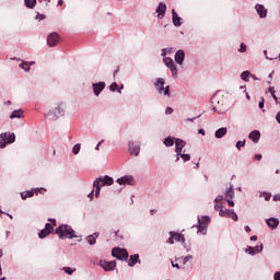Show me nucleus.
<instances>
[{"label": "nucleus", "instance_id": "obj_19", "mask_svg": "<svg viewBox=\"0 0 280 280\" xmlns=\"http://www.w3.org/2000/svg\"><path fill=\"white\" fill-rule=\"evenodd\" d=\"M172 21L175 27H180V25H183V18H180L174 9L172 10Z\"/></svg>", "mask_w": 280, "mask_h": 280}, {"label": "nucleus", "instance_id": "obj_14", "mask_svg": "<svg viewBox=\"0 0 280 280\" xmlns=\"http://www.w3.org/2000/svg\"><path fill=\"white\" fill-rule=\"evenodd\" d=\"M60 43V35L58 33L54 32L50 33L47 37V45L48 47H56Z\"/></svg>", "mask_w": 280, "mask_h": 280}, {"label": "nucleus", "instance_id": "obj_63", "mask_svg": "<svg viewBox=\"0 0 280 280\" xmlns=\"http://www.w3.org/2000/svg\"><path fill=\"white\" fill-rule=\"evenodd\" d=\"M198 135H202V137H205L206 132H205V129H198Z\"/></svg>", "mask_w": 280, "mask_h": 280}, {"label": "nucleus", "instance_id": "obj_62", "mask_svg": "<svg viewBox=\"0 0 280 280\" xmlns=\"http://www.w3.org/2000/svg\"><path fill=\"white\" fill-rule=\"evenodd\" d=\"M254 159H255V161H261L262 156H261V154H256L254 156Z\"/></svg>", "mask_w": 280, "mask_h": 280}, {"label": "nucleus", "instance_id": "obj_45", "mask_svg": "<svg viewBox=\"0 0 280 280\" xmlns=\"http://www.w3.org/2000/svg\"><path fill=\"white\" fill-rule=\"evenodd\" d=\"M253 249L255 250L256 255H257V253H262L264 252V243H260L259 245L254 246Z\"/></svg>", "mask_w": 280, "mask_h": 280}, {"label": "nucleus", "instance_id": "obj_31", "mask_svg": "<svg viewBox=\"0 0 280 280\" xmlns=\"http://www.w3.org/2000/svg\"><path fill=\"white\" fill-rule=\"evenodd\" d=\"M191 259H194V256L187 255L186 257L176 258L175 261H178V264L185 266V264H187V261H191Z\"/></svg>", "mask_w": 280, "mask_h": 280}, {"label": "nucleus", "instance_id": "obj_11", "mask_svg": "<svg viewBox=\"0 0 280 280\" xmlns=\"http://www.w3.org/2000/svg\"><path fill=\"white\" fill-rule=\"evenodd\" d=\"M94 183H98L101 187H110V185L115 184V179L108 175H104L96 178Z\"/></svg>", "mask_w": 280, "mask_h": 280}, {"label": "nucleus", "instance_id": "obj_3", "mask_svg": "<svg viewBox=\"0 0 280 280\" xmlns=\"http://www.w3.org/2000/svg\"><path fill=\"white\" fill-rule=\"evenodd\" d=\"M66 112H67V104L58 103L55 109L48 110L45 117L46 119H49V121H58L60 117H65Z\"/></svg>", "mask_w": 280, "mask_h": 280}, {"label": "nucleus", "instance_id": "obj_37", "mask_svg": "<svg viewBox=\"0 0 280 280\" xmlns=\"http://www.w3.org/2000/svg\"><path fill=\"white\" fill-rule=\"evenodd\" d=\"M49 235H51V232H48V230H46L45 228L43 230H40L38 233L39 240H45V237H47Z\"/></svg>", "mask_w": 280, "mask_h": 280}, {"label": "nucleus", "instance_id": "obj_2", "mask_svg": "<svg viewBox=\"0 0 280 280\" xmlns=\"http://www.w3.org/2000/svg\"><path fill=\"white\" fill-rule=\"evenodd\" d=\"M55 233L59 236V240H74L78 237V235H75V231L69 224L59 225L56 228Z\"/></svg>", "mask_w": 280, "mask_h": 280}, {"label": "nucleus", "instance_id": "obj_16", "mask_svg": "<svg viewBox=\"0 0 280 280\" xmlns=\"http://www.w3.org/2000/svg\"><path fill=\"white\" fill-rule=\"evenodd\" d=\"M155 12L158 14V19H165V13L167 12V4H165L164 2H160L158 8L155 9Z\"/></svg>", "mask_w": 280, "mask_h": 280}, {"label": "nucleus", "instance_id": "obj_44", "mask_svg": "<svg viewBox=\"0 0 280 280\" xmlns=\"http://www.w3.org/2000/svg\"><path fill=\"white\" fill-rule=\"evenodd\" d=\"M180 159L183 160L184 163H187V161H191V155L187 153H180Z\"/></svg>", "mask_w": 280, "mask_h": 280}, {"label": "nucleus", "instance_id": "obj_35", "mask_svg": "<svg viewBox=\"0 0 280 280\" xmlns=\"http://www.w3.org/2000/svg\"><path fill=\"white\" fill-rule=\"evenodd\" d=\"M250 75H253V73H250V71L246 70V71H243L241 73V79L244 81V82H248L250 80Z\"/></svg>", "mask_w": 280, "mask_h": 280}, {"label": "nucleus", "instance_id": "obj_57", "mask_svg": "<svg viewBox=\"0 0 280 280\" xmlns=\"http://www.w3.org/2000/svg\"><path fill=\"white\" fill-rule=\"evenodd\" d=\"M172 113H174V108L167 107V108L165 109V115H172Z\"/></svg>", "mask_w": 280, "mask_h": 280}, {"label": "nucleus", "instance_id": "obj_42", "mask_svg": "<svg viewBox=\"0 0 280 280\" xmlns=\"http://www.w3.org/2000/svg\"><path fill=\"white\" fill-rule=\"evenodd\" d=\"M80 150H82V144L80 143L74 144L72 148V154H75V155L80 154Z\"/></svg>", "mask_w": 280, "mask_h": 280}, {"label": "nucleus", "instance_id": "obj_47", "mask_svg": "<svg viewBox=\"0 0 280 280\" xmlns=\"http://www.w3.org/2000/svg\"><path fill=\"white\" fill-rule=\"evenodd\" d=\"M246 145V140H238L237 142H236V150H242V148H244Z\"/></svg>", "mask_w": 280, "mask_h": 280}, {"label": "nucleus", "instance_id": "obj_36", "mask_svg": "<svg viewBox=\"0 0 280 280\" xmlns=\"http://www.w3.org/2000/svg\"><path fill=\"white\" fill-rule=\"evenodd\" d=\"M24 5L30 8V10H34L36 8V0H24Z\"/></svg>", "mask_w": 280, "mask_h": 280}, {"label": "nucleus", "instance_id": "obj_39", "mask_svg": "<svg viewBox=\"0 0 280 280\" xmlns=\"http://www.w3.org/2000/svg\"><path fill=\"white\" fill-rule=\"evenodd\" d=\"M109 91H112V93H115L116 91L118 93H121V90H119V84H117V82H113L110 85H109Z\"/></svg>", "mask_w": 280, "mask_h": 280}, {"label": "nucleus", "instance_id": "obj_10", "mask_svg": "<svg viewBox=\"0 0 280 280\" xmlns=\"http://www.w3.org/2000/svg\"><path fill=\"white\" fill-rule=\"evenodd\" d=\"M44 191H47L45 188H35L31 190H25L20 194L22 200H27V198H33L34 194L35 196H38V194H43Z\"/></svg>", "mask_w": 280, "mask_h": 280}, {"label": "nucleus", "instance_id": "obj_38", "mask_svg": "<svg viewBox=\"0 0 280 280\" xmlns=\"http://www.w3.org/2000/svg\"><path fill=\"white\" fill-rule=\"evenodd\" d=\"M93 187L95 189V198H100V194L102 192V186L98 185L97 182H93Z\"/></svg>", "mask_w": 280, "mask_h": 280}, {"label": "nucleus", "instance_id": "obj_48", "mask_svg": "<svg viewBox=\"0 0 280 280\" xmlns=\"http://www.w3.org/2000/svg\"><path fill=\"white\" fill-rule=\"evenodd\" d=\"M167 54H172V48H163L162 49L161 56L163 58H166L165 56H167Z\"/></svg>", "mask_w": 280, "mask_h": 280}, {"label": "nucleus", "instance_id": "obj_8", "mask_svg": "<svg viewBox=\"0 0 280 280\" xmlns=\"http://www.w3.org/2000/svg\"><path fill=\"white\" fill-rule=\"evenodd\" d=\"M112 257L119 259V261H126V259H128V250L120 247H114L112 249Z\"/></svg>", "mask_w": 280, "mask_h": 280}, {"label": "nucleus", "instance_id": "obj_6", "mask_svg": "<svg viewBox=\"0 0 280 280\" xmlns=\"http://www.w3.org/2000/svg\"><path fill=\"white\" fill-rule=\"evenodd\" d=\"M163 62L167 69H170L172 73V78H178V67L174 62V59L172 57L163 58Z\"/></svg>", "mask_w": 280, "mask_h": 280}, {"label": "nucleus", "instance_id": "obj_43", "mask_svg": "<svg viewBox=\"0 0 280 280\" xmlns=\"http://www.w3.org/2000/svg\"><path fill=\"white\" fill-rule=\"evenodd\" d=\"M245 253L247 255H252V257H255V255H257V252H255V249L253 248V246H247V248L245 249Z\"/></svg>", "mask_w": 280, "mask_h": 280}, {"label": "nucleus", "instance_id": "obj_32", "mask_svg": "<svg viewBox=\"0 0 280 280\" xmlns=\"http://www.w3.org/2000/svg\"><path fill=\"white\" fill-rule=\"evenodd\" d=\"M226 218H231V220H233L234 222H237V220H240V218L237 217V213L233 209H228Z\"/></svg>", "mask_w": 280, "mask_h": 280}, {"label": "nucleus", "instance_id": "obj_34", "mask_svg": "<svg viewBox=\"0 0 280 280\" xmlns=\"http://www.w3.org/2000/svg\"><path fill=\"white\" fill-rule=\"evenodd\" d=\"M20 69H23V71H25L26 73H30L31 69L30 68V61H22L20 65H19Z\"/></svg>", "mask_w": 280, "mask_h": 280}, {"label": "nucleus", "instance_id": "obj_12", "mask_svg": "<svg viewBox=\"0 0 280 280\" xmlns=\"http://www.w3.org/2000/svg\"><path fill=\"white\" fill-rule=\"evenodd\" d=\"M100 266H101V268H103V270H105V272H113V270H115V268H117V261L101 260Z\"/></svg>", "mask_w": 280, "mask_h": 280}, {"label": "nucleus", "instance_id": "obj_46", "mask_svg": "<svg viewBox=\"0 0 280 280\" xmlns=\"http://www.w3.org/2000/svg\"><path fill=\"white\" fill-rule=\"evenodd\" d=\"M62 270L66 272V275H73V272H75V268L71 267H63Z\"/></svg>", "mask_w": 280, "mask_h": 280}, {"label": "nucleus", "instance_id": "obj_64", "mask_svg": "<svg viewBox=\"0 0 280 280\" xmlns=\"http://www.w3.org/2000/svg\"><path fill=\"white\" fill-rule=\"evenodd\" d=\"M244 229H245V232H246V233H250V226L245 225V228H244Z\"/></svg>", "mask_w": 280, "mask_h": 280}, {"label": "nucleus", "instance_id": "obj_30", "mask_svg": "<svg viewBox=\"0 0 280 280\" xmlns=\"http://www.w3.org/2000/svg\"><path fill=\"white\" fill-rule=\"evenodd\" d=\"M10 119H23V109H15L11 113Z\"/></svg>", "mask_w": 280, "mask_h": 280}, {"label": "nucleus", "instance_id": "obj_33", "mask_svg": "<svg viewBox=\"0 0 280 280\" xmlns=\"http://www.w3.org/2000/svg\"><path fill=\"white\" fill-rule=\"evenodd\" d=\"M197 229V233H200L201 235H207V229H209L207 225H194Z\"/></svg>", "mask_w": 280, "mask_h": 280}, {"label": "nucleus", "instance_id": "obj_29", "mask_svg": "<svg viewBox=\"0 0 280 280\" xmlns=\"http://www.w3.org/2000/svg\"><path fill=\"white\" fill-rule=\"evenodd\" d=\"M48 222H50V223H46L44 229L48 233H52L54 232V226H56V219H48Z\"/></svg>", "mask_w": 280, "mask_h": 280}, {"label": "nucleus", "instance_id": "obj_9", "mask_svg": "<svg viewBox=\"0 0 280 280\" xmlns=\"http://www.w3.org/2000/svg\"><path fill=\"white\" fill-rule=\"evenodd\" d=\"M128 152L131 156H139L141 153V141H129Z\"/></svg>", "mask_w": 280, "mask_h": 280}, {"label": "nucleus", "instance_id": "obj_20", "mask_svg": "<svg viewBox=\"0 0 280 280\" xmlns=\"http://www.w3.org/2000/svg\"><path fill=\"white\" fill-rule=\"evenodd\" d=\"M267 226L271 229V231H275L276 229L279 228V219L278 218H269L266 220Z\"/></svg>", "mask_w": 280, "mask_h": 280}, {"label": "nucleus", "instance_id": "obj_59", "mask_svg": "<svg viewBox=\"0 0 280 280\" xmlns=\"http://www.w3.org/2000/svg\"><path fill=\"white\" fill-rule=\"evenodd\" d=\"M103 142H104V140H101V141L96 144L95 150H96L97 152H100V145H102Z\"/></svg>", "mask_w": 280, "mask_h": 280}, {"label": "nucleus", "instance_id": "obj_41", "mask_svg": "<svg viewBox=\"0 0 280 280\" xmlns=\"http://www.w3.org/2000/svg\"><path fill=\"white\" fill-rule=\"evenodd\" d=\"M269 93L271 94V97H273V100H275V102H276V104L279 102V97H277V91L275 90V86H270L269 88Z\"/></svg>", "mask_w": 280, "mask_h": 280}, {"label": "nucleus", "instance_id": "obj_49", "mask_svg": "<svg viewBox=\"0 0 280 280\" xmlns=\"http://www.w3.org/2000/svg\"><path fill=\"white\" fill-rule=\"evenodd\" d=\"M222 200H224V196L219 195L217 198H214V203L222 205Z\"/></svg>", "mask_w": 280, "mask_h": 280}, {"label": "nucleus", "instance_id": "obj_55", "mask_svg": "<svg viewBox=\"0 0 280 280\" xmlns=\"http://www.w3.org/2000/svg\"><path fill=\"white\" fill-rule=\"evenodd\" d=\"M88 198H90V200H93V198H95V189H92V191L88 195Z\"/></svg>", "mask_w": 280, "mask_h": 280}, {"label": "nucleus", "instance_id": "obj_15", "mask_svg": "<svg viewBox=\"0 0 280 280\" xmlns=\"http://www.w3.org/2000/svg\"><path fill=\"white\" fill-rule=\"evenodd\" d=\"M116 183L118 185H130V186H132V185H135V177L132 175H125L120 178H117Z\"/></svg>", "mask_w": 280, "mask_h": 280}, {"label": "nucleus", "instance_id": "obj_17", "mask_svg": "<svg viewBox=\"0 0 280 280\" xmlns=\"http://www.w3.org/2000/svg\"><path fill=\"white\" fill-rule=\"evenodd\" d=\"M187 145V142L180 138H177L175 140V152L177 156H180V153H183V148Z\"/></svg>", "mask_w": 280, "mask_h": 280}, {"label": "nucleus", "instance_id": "obj_28", "mask_svg": "<svg viewBox=\"0 0 280 280\" xmlns=\"http://www.w3.org/2000/svg\"><path fill=\"white\" fill-rule=\"evenodd\" d=\"M178 138H174L172 136H168L166 137L164 140H163V143L166 148H172V145H174V143H176V140Z\"/></svg>", "mask_w": 280, "mask_h": 280}, {"label": "nucleus", "instance_id": "obj_53", "mask_svg": "<svg viewBox=\"0 0 280 280\" xmlns=\"http://www.w3.org/2000/svg\"><path fill=\"white\" fill-rule=\"evenodd\" d=\"M221 209H224L222 203H215L214 205V211H219L220 212Z\"/></svg>", "mask_w": 280, "mask_h": 280}, {"label": "nucleus", "instance_id": "obj_5", "mask_svg": "<svg viewBox=\"0 0 280 280\" xmlns=\"http://www.w3.org/2000/svg\"><path fill=\"white\" fill-rule=\"evenodd\" d=\"M16 141V135L10 132L0 133V150H4L8 145Z\"/></svg>", "mask_w": 280, "mask_h": 280}, {"label": "nucleus", "instance_id": "obj_40", "mask_svg": "<svg viewBox=\"0 0 280 280\" xmlns=\"http://www.w3.org/2000/svg\"><path fill=\"white\" fill-rule=\"evenodd\" d=\"M259 198H265V200L268 202V200H270V198H272V194L270 192H266V191H259Z\"/></svg>", "mask_w": 280, "mask_h": 280}, {"label": "nucleus", "instance_id": "obj_18", "mask_svg": "<svg viewBox=\"0 0 280 280\" xmlns=\"http://www.w3.org/2000/svg\"><path fill=\"white\" fill-rule=\"evenodd\" d=\"M255 10L259 16V19H266L268 16V9L264 4H256Z\"/></svg>", "mask_w": 280, "mask_h": 280}, {"label": "nucleus", "instance_id": "obj_26", "mask_svg": "<svg viewBox=\"0 0 280 280\" xmlns=\"http://www.w3.org/2000/svg\"><path fill=\"white\" fill-rule=\"evenodd\" d=\"M224 196H225V200L235 198V189L233 184H230V187L226 188Z\"/></svg>", "mask_w": 280, "mask_h": 280}, {"label": "nucleus", "instance_id": "obj_61", "mask_svg": "<svg viewBox=\"0 0 280 280\" xmlns=\"http://www.w3.org/2000/svg\"><path fill=\"white\" fill-rule=\"evenodd\" d=\"M172 267L180 270V265H178V262L174 264V261H172Z\"/></svg>", "mask_w": 280, "mask_h": 280}, {"label": "nucleus", "instance_id": "obj_22", "mask_svg": "<svg viewBox=\"0 0 280 280\" xmlns=\"http://www.w3.org/2000/svg\"><path fill=\"white\" fill-rule=\"evenodd\" d=\"M97 237H100V232H94L93 234L86 236L85 240L90 246H95V244H97Z\"/></svg>", "mask_w": 280, "mask_h": 280}, {"label": "nucleus", "instance_id": "obj_52", "mask_svg": "<svg viewBox=\"0 0 280 280\" xmlns=\"http://www.w3.org/2000/svg\"><path fill=\"white\" fill-rule=\"evenodd\" d=\"M264 104H265V100H264V97H261L258 103V108H260V110H262V113L266 112V109H264Z\"/></svg>", "mask_w": 280, "mask_h": 280}, {"label": "nucleus", "instance_id": "obj_60", "mask_svg": "<svg viewBox=\"0 0 280 280\" xmlns=\"http://www.w3.org/2000/svg\"><path fill=\"white\" fill-rule=\"evenodd\" d=\"M198 118H200V115L197 116V117L187 118L186 121H191V122H194V121H196V119H198Z\"/></svg>", "mask_w": 280, "mask_h": 280}, {"label": "nucleus", "instance_id": "obj_4", "mask_svg": "<svg viewBox=\"0 0 280 280\" xmlns=\"http://www.w3.org/2000/svg\"><path fill=\"white\" fill-rule=\"evenodd\" d=\"M155 91L160 95H165L166 97H172V92H170V85L165 86V79L158 78L154 82Z\"/></svg>", "mask_w": 280, "mask_h": 280}, {"label": "nucleus", "instance_id": "obj_54", "mask_svg": "<svg viewBox=\"0 0 280 280\" xmlns=\"http://www.w3.org/2000/svg\"><path fill=\"white\" fill-rule=\"evenodd\" d=\"M35 19H36V21H44L45 14L37 13Z\"/></svg>", "mask_w": 280, "mask_h": 280}, {"label": "nucleus", "instance_id": "obj_1", "mask_svg": "<svg viewBox=\"0 0 280 280\" xmlns=\"http://www.w3.org/2000/svg\"><path fill=\"white\" fill-rule=\"evenodd\" d=\"M211 102L212 104H214V106L212 107V110H214L215 113H219V115H224V113H228L229 108H231V106L229 105V102L226 101V97H224L223 95L212 96Z\"/></svg>", "mask_w": 280, "mask_h": 280}, {"label": "nucleus", "instance_id": "obj_13", "mask_svg": "<svg viewBox=\"0 0 280 280\" xmlns=\"http://www.w3.org/2000/svg\"><path fill=\"white\" fill-rule=\"evenodd\" d=\"M104 89H106V82H104V81H100L97 83L92 84V91H93L95 97H100V95H102V91H104Z\"/></svg>", "mask_w": 280, "mask_h": 280}, {"label": "nucleus", "instance_id": "obj_56", "mask_svg": "<svg viewBox=\"0 0 280 280\" xmlns=\"http://www.w3.org/2000/svg\"><path fill=\"white\" fill-rule=\"evenodd\" d=\"M229 207H235V201H233V199H225Z\"/></svg>", "mask_w": 280, "mask_h": 280}, {"label": "nucleus", "instance_id": "obj_24", "mask_svg": "<svg viewBox=\"0 0 280 280\" xmlns=\"http://www.w3.org/2000/svg\"><path fill=\"white\" fill-rule=\"evenodd\" d=\"M137 264H141V260L139 259V254H133L128 259V266L130 268H135V266H137Z\"/></svg>", "mask_w": 280, "mask_h": 280}, {"label": "nucleus", "instance_id": "obj_51", "mask_svg": "<svg viewBox=\"0 0 280 280\" xmlns=\"http://www.w3.org/2000/svg\"><path fill=\"white\" fill-rule=\"evenodd\" d=\"M228 212H229V209H225V210H224V208H222V209L219 211L220 218H226Z\"/></svg>", "mask_w": 280, "mask_h": 280}, {"label": "nucleus", "instance_id": "obj_27", "mask_svg": "<svg viewBox=\"0 0 280 280\" xmlns=\"http://www.w3.org/2000/svg\"><path fill=\"white\" fill-rule=\"evenodd\" d=\"M226 132H229V129L226 127H221L214 132L215 139H222Z\"/></svg>", "mask_w": 280, "mask_h": 280}, {"label": "nucleus", "instance_id": "obj_25", "mask_svg": "<svg viewBox=\"0 0 280 280\" xmlns=\"http://www.w3.org/2000/svg\"><path fill=\"white\" fill-rule=\"evenodd\" d=\"M201 226H208L209 224H211V217L209 215H202V217H198V223Z\"/></svg>", "mask_w": 280, "mask_h": 280}, {"label": "nucleus", "instance_id": "obj_58", "mask_svg": "<svg viewBox=\"0 0 280 280\" xmlns=\"http://www.w3.org/2000/svg\"><path fill=\"white\" fill-rule=\"evenodd\" d=\"M273 280H280V271L273 273Z\"/></svg>", "mask_w": 280, "mask_h": 280}, {"label": "nucleus", "instance_id": "obj_50", "mask_svg": "<svg viewBox=\"0 0 280 280\" xmlns=\"http://www.w3.org/2000/svg\"><path fill=\"white\" fill-rule=\"evenodd\" d=\"M246 49H247L246 44L241 43V46L238 48V52L240 54H246Z\"/></svg>", "mask_w": 280, "mask_h": 280}, {"label": "nucleus", "instance_id": "obj_21", "mask_svg": "<svg viewBox=\"0 0 280 280\" xmlns=\"http://www.w3.org/2000/svg\"><path fill=\"white\" fill-rule=\"evenodd\" d=\"M175 62L176 65H183L185 62V50L179 49L175 52Z\"/></svg>", "mask_w": 280, "mask_h": 280}, {"label": "nucleus", "instance_id": "obj_23", "mask_svg": "<svg viewBox=\"0 0 280 280\" xmlns=\"http://www.w3.org/2000/svg\"><path fill=\"white\" fill-rule=\"evenodd\" d=\"M248 139H250V141H253V143H259V139H261V132H259V130H253L248 135Z\"/></svg>", "mask_w": 280, "mask_h": 280}, {"label": "nucleus", "instance_id": "obj_7", "mask_svg": "<svg viewBox=\"0 0 280 280\" xmlns=\"http://www.w3.org/2000/svg\"><path fill=\"white\" fill-rule=\"evenodd\" d=\"M174 241L180 242V244H183V246H187V243H185V235H183L178 232L171 231L170 237L167 238L166 244H174Z\"/></svg>", "mask_w": 280, "mask_h": 280}]
</instances>
